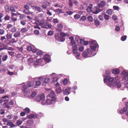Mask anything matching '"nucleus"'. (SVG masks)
<instances>
[{"label":"nucleus","instance_id":"24","mask_svg":"<svg viewBox=\"0 0 128 128\" xmlns=\"http://www.w3.org/2000/svg\"><path fill=\"white\" fill-rule=\"evenodd\" d=\"M20 32H17L14 33V36L15 38L17 37L20 35Z\"/></svg>","mask_w":128,"mask_h":128},{"label":"nucleus","instance_id":"22","mask_svg":"<svg viewBox=\"0 0 128 128\" xmlns=\"http://www.w3.org/2000/svg\"><path fill=\"white\" fill-rule=\"evenodd\" d=\"M56 91L57 93H60L62 91L61 88L60 87H58L56 89Z\"/></svg>","mask_w":128,"mask_h":128},{"label":"nucleus","instance_id":"27","mask_svg":"<svg viewBox=\"0 0 128 128\" xmlns=\"http://www.w3.org/2000/svg\"><path fill=\"white\" fill-rule=\"evenodd\" d=\"M35 10L39 12H40L42 11V9L40 7L36 6L35 7Z\"/></svg>","mask_w":128,"mask_h":128},{"label":"nucleus","instance_id":"26","mask_svg":"<svg viewBox=\"0 0 128 128\" xmlns=\"http://www.w3.org/2000/svg\"><path fill=\"white\" fill-rule=\"evenodd\" d=\"M52 81L54 82H57L58 80V78L57 76H55L53 77V78H52Z\"/></svg>","mask_w":128,"mask_h":128},{"label":"nucleus","instance_id":"9","mask_svg":"<svg viewBox=\"0 0 128 128\" xmlns=\"http://www.w3.org/2000/svg\"><path fill=\"white\" fill-rule=\"evenodd\" d=\"M71 88L70 87H66L65 89L63 90V92L64 95H68L70 94V91L71 90Z\"/></svg>","mask_w":128,"mask_h":128},{"label":"nucleus","instance_id":"28","mask_svg":"<svg viewBox=\"0 0 128 128\" xmlns=\"http://www.w3.org/2000/svg\"><path fill=\"white\" fill-rule=\"evenodd\" d=\"M27 123L29 124H32L34 123L33 121L32 120H27Z\"/></svg>","mask_w":128,"mask_h":128},{"label":"nucleus","instance_id":"20","mask_svg":"<svg viewBox=\"0 0 128 128\" xmlns=\"http://www.w3.org/2000/svg\"><path fill=\"white\" fill-rule=\"evenodd\" d=\"M5 10L7 12H9L10 10V8L9 7L8 5H6L4 6Z\"/></svg>","mask_w":128,"mask_h":128},{"label":"nucleus","instance_id":"49","mask_svg":"<svg viewBox=\"0 0 128 128\" xmlns=\"http://www.w3.org/2000/svg\"><path fill=\"white\" fill-rule=\"evenodd\" d=\"M34 33L36 35H38L40 33L39 31L37 30H35L34 31Z\"/></svg>","mask_w":128,"mask_h":128},{"label":"nucleus","instance_id":"19","mask_svg":"<svg viewBox=\"0 0 128 128\" xmlns=\"http://www.w3.org/2000/svg\"><path fill=\"white\" fill-rule=\"evenodd\" d=\"M112 72L115 74H118L120 73V70L117 68L116 69H114L112 70Z\"/></svg>","mask_w":128,"mask_h":128},{"label":"nucleus","instance_id":"15","mask_svg":"<svg viewBox=\"0 0 128 128\" xmlns=\"http://www.w3.org/2000/svg\"><path fill=\"white\" fill-rule=\"evenodd\" d=\"M60 34L62 38H64L66 36H70V34L67 33H65L63 32H60Z\"/></svg>","mask_w":128,"mask_h":128},{"label":"nucleus","instance_id":"50","mask_svg":"<svg viewBox=\"0 0 128 128\" xmlns=\"http://www.w3.org/2000/svg\"><path fill=\"white\" fill-rule=\"evenodd\" d=\"M7 38L8 39H10L12 38V35L11 34H7L6 35Z\"/></svg>","mask_w":128,"mask_h":128},{"label":"nucleus","instance_id":"2","mask_svg":"<svg viewBox=\"0 0 128 128\" xmlns=\"http://www.w3.org/2000/svg\"><path fill=\"white\" fill-rule=\"evenodd\" d=\"M69 38L71 40V44L72 46V48L74 53L75 54L74 55L77 59H78L80 53L77 52L78 50L77 49V46L74 40V38L73 37L71 36L69 37Z\"/></svg>","mask_w":128,"mask_h":128},{"label":"nucleus","instance_id":"31","mask_svg":"<svg viewBox=\"0 0 128 128\" xmlns=\"http://www.w3.org/2000/svg\"><path fill=\"white\" fill-rule=\"evenodd\" d=\"M28 31V29L25 28H24L21 29L20 30V32L22 33H24Z\"/></svg>","mask_w":128,"mask_h":128},{"label":"nucleus","instance_id":"34","mask_svg":"<svg viewBox=\"0 0 128 128\" xmlns=\"http://www.w3.org/2000/svg\"><path fill=\"white\" fill-rule=\"evenodd\" d=\"M10 16L8 15H6L4 18L5 20H10Z\"/></svg>","mask_w":128,"mask_h":128},{"label":"nucleus","instance_id":"62","mask_svg":"<svg viewBox=\"0 0 128 128\" xmlns=\"http://www.w3.org/2000/svg\"><path fill=\"white\" fill-rule=\"evenodd\" d=\"M68 82V80L67 79H64L63 81V84H66Z\"/></svg>","mask_w":128,"mask_h":128},{"label":"nucleus","instance_id":"5","mask_svg":"<svg viewBox=\"0 0 128 128\" xmlns=\"http://www.w3.org/2000/svg\"><path fill=\"white\" fill-rule=\"evenodd\" d=\"M45 96L44 94H42L41 95L37 96L36 98V101L38 102H40V100L42 101L45 100Z\"/></svg>","mask_w":128,"mask_h":128},{"label":"nucleus","instance_id":"21","mask_svg":"<svg viewBox=\"0 0 128 128\" xmlns=\"http://www.w3.org/2000/svg\"><path fill=\"white\" fill-rule=\"evenodd\" d=\"M7 125L10 126L11 128H14L16 126L14 125L13 123L12 122H9L7 123Z\"/></svg>","mask_w":128,"mask_h":128},{"label":"nucleus","instance_id":"56","mask_svg":"<svg viewBox=\"0 0 128 128\" xmlns=\"http://www.w3.org/2000/svg\"><path fill=\"white\" fill-rule=\"evenodd\" d=\"M86 17L85 16H83L81 18L80 20H82V21H84L86 20Z\"/></svg>","mask_w":128,"mask_h":128},{"label":"nucleus","instance_id":"63","mask_svg":"<svg viewBox=\"0 0 128 128\" xmlns=\"http://www.w3.org/2000/svg\"><path fill=\"white\" fill-rule=\"evenodd\" d=\"M46 13L50 16H51L52 15V12H50L48 10H47V11L46 12Z\"/></svg>","mask_w":128,"mask_h":128},{"label":"nucleus","instance_id":"29","mask_svg":"<svg viewBox=\"0 0 128 128\" xmlns=\"http://www.w3.org/2000/svg\"><path fill=\"white\" fill-rule=\"evenodd\" d=\"M104 14H102L98 16V18L100 20L103 21L104 20Z\"/></svg>","mask_w":128,"mask_h":128},{"label":"nucleus","instance_id":"48","mask_svg":"<svg viewBox=\"0 0 128 128\" xmlns=\"http://www.w3.org/2000/svg\"><path fill=\"white\" fill-rule=\"evenodd\" d=\"M88 20L92 22L93 20V19L92 16H89L88 17Z\"/></svg>","mask_w":128,"mask_h":128},{"label":"nucleus","instance_id":"43","mask_svg":"<svg viewBox=\"0 0 128 128\" xmlns=\"http://www.w3.org/2000/svg\"><path fill=\"white\" fill-rule=\"evenodd\" d=\"M86 51H84L82 54V56L84 57H88Z\"/></svg>","mask_w":128,"mask_h":128},{"label":"nucleus","instance_id":"38","mask_svg":"<svg viewBox=\"0 0 128 128\" xmlns=\"http://www.w3.org/2000/svg\"><path fill=\"white\" fill-rule=\"evenodd\" d=\"M101 10L99 8H98L93 13L94 14H96L98 13L99 12H101Z\"/></svg>","mask_w":128,"mask_h":128},{"label":"nucleus","instance_id":"10","mask_svg":"<svg viewBox=\"0 0 128 128\" xmlns=\"http://www.w3.org/2000/svg\"><path fill=\"white\" fill-rule=\"evenodd\" d=\"M40 25L42 26V27L47 29L48 28H50L52 27V25L50 24H44V22H42L41 23Z\"/></svg>","mask_w":128,"mask_h":128},{"label":"nucleus","instance_id":"45","mask_svg":"<svg viewBox=\"0 0 128 128\" xmlns=\"http://www.w3.org/2000/svg\"><path fill=\"white\" fill-rule=\"evenodd\" d=\"M22 122L20 120H18L17 121L16 124L18 126L21 125L22 123Z\"/></svg>","mask_w":128,"mask_h":128},{"label":"nucleus","instance_id":"6","mask_svg":"<svg viewBox=\"0 0 128 128\" xmlns=\"http://www.w3.org/2000/svg\"><path fill=\"white\" fill-rule=\"evenodd\" d=\"M48 98H51L52 101H54L56 98V95L54 91H52L50 92L48 94Z\"/></svg>","mask_w":128,"mask_h":128},{"label":"nucleus","instance_id":"36","mask_svg":"<svg viewBox=\"0 0 128 128\" xmlns=\"http://www.w3.org/2000/svg\"><path fill=\"white\" fill-rule=\"evenodd\" d=\"M26 15L25 14H22L20 16V19L23 20L26 18Z\"/></svg>","mask_w":128,"mask_h":128},{"label":"nucleus","instance_id":"46","mask_svg":"<svg viewBox=\"0 0 128 128\" xmlns=\"http://www.w3.org/2000/svg\"><path fill=\"white\" fill-rule=\"evenodd\" d=\"M54 34V32L50 30L48 33V34L49 36H52Z\"/></svg>","mask_w":128,"mask_h":128},{"label":"nucleus","instance_id":"13","mask_svg":"<svg viewBox=\"0 0 128 128\" xmlns=\"http://www.w3.org/2000/svg\"><path fill=\"white\" fill-rule=\"evenodd\" d=\"M106 4V1L102 0L100 1V3L98 4V6L100 8H102Z\"/></svg>","mask_w":128,"mask_h":128},{"label":"nucleus","instance_id":"51","mask_svg":"<svg viewBox=\"0 0 128 128\" xmlns=\"http://www.w3.org/2000/svg\"><path fill=\"white\" fill-rule=\"evenodd\" d=\"M126 37L127 36H122L121 37V40L122 41H124L126 39Z\"/></svg>","mask_w":128,"mask_h":128},{"label":"nucleus","instance_id":"39","mask_svg":"<svg viewBox=\"0 0 128 128\" xmlns=\"http://www.w3.org/2000/svg\"><path fill=\"white\" fill-rule=\"evenodd\" d=\"M57 27L59 28L62 29L63 28V25L61 24H57Z\"/></svg>","mask_w":128,"mask_h":128},{"label":"nucleus","instance_id":"30","mask_svg":"<svg viewBox=\"0 0 128 128\" xmlns=\"http://www.w3.org/2000/svg\"><path fill=\"white\" fill-rule=\"evenodd\" d=\"M112 10L109 9L107 10L106 11V13L109 14L111 15L112 14Z\"/></svg>","mask_w":128,"mask_h":128},{"label":"nucleus","instance_id":"3","mask_svg":"<svg viewBox=\"0 0 128 128\" xmlns=\"http://www.w3.org/2000/svg\"><path fill=\"white\" fill-rule=\"evenodd\" d=\"M96 41L95 40H90L88 42L90 45V48L93 51L95 50L96 48L98 47V45L96 43Z\"/></svg>","mask_w":128,"mask_h":128},{"label":"nucleus","instance_id":"7","mask_svg":"<svg viewBox=\"0 0 128 128\" xmlns=\"http://www.w3.org/2000/svg\"><path fill=\"white\" fill-rule=\"evenodd\" d=\"M14 104L13 101L11 100L8 103L5 102L3 104L4 108H6L8 109H9L10 108V105H12Z\"/></svg>","mask_w":128,"mask_h":128},{"label":"nucleus","instance_id":"53","mask_svg":"<svg viewBox=\"0 0 128 128\" xmlns=\"http://www.w3.org/2000/svg\"><path fill=\"white\" fill-rule=\"evenodd\" d=\"M84 46H80L79 47L78 50L82 52L84 50Z\"/></svg>","mask_w":128,"mask_h":128},{"label":"nucleus","instance_id":"14","mask_svg":"<svg viewBox=\"0 0 128 128\" xmlns=\"http://www.w3.org/2000/svg\"><path fill=\"white\" fill-rule=\"evenodd\" d=\"M8 96H5L2 97V98L0 99V104L6 101H7L8 102V100L6 99V98H8Z\"/></svg>","mask_w":128,"mask_h":128},{"label":"nucleus","instance_id":"25","mask_svg":"<svg viewBox=\"0 0 128 128\" xmlns=\"http://www.w3.org/2000/svg\"><path fill=\"white\" fill-rule=\"evenodd\" d=\"M52 100L51 99L48 98L47 99L46 101V103L48 105H49L52 103Z\"/></svg>","mask_w":128,"mask_h":128},{"label":"nucleus","instance_id":"57","mask_svg":"<svg viewBox=\"0 0 128 128\" xmlns=\"http://www.w3.org/2000/svg\"><path fill=\"white\" fill-rule=\"evenodd\" d=\"M5 32L4 30L3 29H0V35H2L4 34Z\"/></svg>","mask_w":128,"mask_h":128},{"label":"nucleus","instance_id":"44","mask_svg":"<svg viewBox=\"0 0 128 128\" xmlns=\"http://www.w3.org/2000/svg\"><path fill=\"white\" fill-rule=\"evenodd\" d=\"M16 29L15 27H13L11 28V30H10V32H16Z\"/></svg>","mask_w":128,"mask_h":128},{"label":"nucleus","instance_id":"37","mask_svg":"<svg viewBox=\"0 0 128 128\" xmlns=\"http://www.w3.org/2000/svg\"><path fill=\"white\" fill-rule=\"evenodd\" d=\"M104 17L106 20H108L109 19L110 16L106 14H104Z\"/></svg>","mask_w":128,"mask_h":128},{"label":"nucleus","instance_id":"4","mask_svg":"<svg viewBox=\"0 0 128 128\" xmlns=\"http://www.w3.org/2000/svg\"><path fill=\"white\" fill-rule=\"evenodd\" d=\"M29 61L28 64H33L35 66L40 65V64L43 62L42 60V59H36V60L35 61L34 63H33V60L32 58H30L28 59Z\"/></svg>","mask_w":128,"mask_h":128},{"label":"nucleus","instance_id":"40","mask_svg":"<svg viewBox=\"0 0 128 128\" xmlns=\"http://www.w3.org/2000/svg\"><path fill=\"white\" fill-rule=\"evenodd\" d=\"M36 54L38 55H40L42 54V52L41 50L38 49L36 52Z\"/></svg>","mask_w":128,"mask_h":128},{"label":"nucleus","instance_id":"1","mask_svg":"<svg viewBox=\"0 0 128 128\" xmlns=\"http://www.w3.org/2000/svg\"><path fill=\"white\" fill-rule=\"evenodd\" d=\"M115 79L114 82L111 83L114 80V78L112 77H110V76H106L105 78H104V82H106L108 81L109 82L108 83L107 85L110 87H112V86H116L118 88H120L121 86V84L119 80V77L118 76H116L115 77Z\"/></svg>","mask_w":128,"mask_h":128},{"label":"nucleus","instance_id":"35","mask_svg":"<svg viewBox=\"0 0 128 128\" xmlns=\"http://www.w3.org/2000/svg\"><path fill=\"white\" fill-rule=\"evenodd\" d=\"M8 56L6 55L4 56L2 58V60L3 61H4L6 60L8 58Z\"/></svg>","mask_w":128,"mask_h":128},{"label":"nucleus","instance_id":"42","mask_svg":"<svg viewBox=\"0 0 128 128\" xmlns=\"http://www.w3.org/2000/svg\"><path fill=\"white\" fill-rule=\"evenodd\" d=\"M33 83L31 82H28L27 84L28 86V87H31L33 86Z\"/></svg>","mask_w":128,"mask_h":128},{"label":"nucleus","instance_id":"32","mask_svg":"<svg viewBox=\"0 0 128 128\" xmlns=\"http://www.w3.org/2000/svg\"><path fill=\"white\" fill-rule=\"evenodd\" d=\"M24 8L25 9L24 10H30V7L27 5H24Z\"/></svg>","mask_w":128,"mask_h":128},{"label":"nucleus","instance_id":"17","mask_svg":"<svg viewBox=\"0 0 128 128\" xmlns=\"http://www.w3.org/2000/svg\"><path fill=\"white\" fill-rule=\"evenodd\" d=\"M23 12L24 13L27 15H31L33 14V12H30L29 10H24Z\"/></svg>","mask_w":128,"mask_h":128},{"label":"nucleus","instance_id":"41","mask_svg":"<svg viewBox=\"0 0 128 128\" xmlns=\"http://www.w3.org/2000/svg\"><path fill=\"white\" fill-rule=\"evenodd\" d=\"M24 111L25 112L27 113H29L30 112V110L28 108H26L24 109Z\"/></svg>","mask_w":128,"mask_h":128},{"label":"nucleus","instance_id":"52","mask_svg":"<svg viewBox=\"0 0 128 128\" xmlns=\"http://www.w3.org/2000/svg\"><path fill=\"white\" fill-rule=\"evenodd\" d=\"M80 39L81 38L80 37L78 36H76L75 38V40L77 42L79 41Z\"/></svg>","mask_w":128,"mask_h":128},{"label":"nucleus","instance_id":"8","mask_svg":"<svg viewBox=\"0 0 128 128\" xmlns=\"http://www.w3.org/2000/svg\"><path fill=\"white\" fill-rule=\"evenodd\" d=\"M55 36L56 39L58 40L59 42H63L65 40L64 38H62L59 36V34L58 33L55 34Z\"/></svg>","mask_w":128,"mask_h":128},{"label":"nucleus","instance_id":"16","mask_svg":"<svg viewBox=\"0 0 128 128\" xmlns=\"http://www.w3.org/2000/svg\"><path fill=\"white\" fill-rule=\"evenodd\" d=\"M44 60L46 62H49L50 61V56L48 54L46 55L44 58Z\"/></svg>","mask_w":128,"mask_h":128},{"label":"nucleus","instance_id":"64","mask_svg":"<svg viewBox=\"0 0 128 128\" xmlns=\"http://www.w3.org/2000/svg\"><path fill=\"white\" fill-rule=\"evenodd\" d=\"M53 21L54 24H57L58 22V20L57 18L54 19Z\"/></svg>","mask_w":128,"mask_h":128},{"label":"nucleus","instance_id":"18","mask_svg":"<svg viewBox=\"0 0 128 128\" xmlns=\"http://www.w3.org/2000/svg\"><path fill=\"white\" fill-rule=\"evenodd\" d=\"M28 118L31 119L34 118H36L38 117L37 115H34L33 114H30L28 116Z\"/></svg>","mask_w":128,"mask_h":128},{"label":"nucleus","instance_id":"12","mask_svg":"<svg viewBox=\"0 0 128 128\" xmlns=\"http://www.w3.org/2000/svg\"><path fill=\"white\" fill-rule=\"evenodd\" d=\"M122 74L124 75V79L126 80H128V72L123 71L122 72Z\"/></svg>","mask_w":128,"mask_h":128},{"label":"nucleus","instance_id":"33","mask_svg":"<svg viewBox=\"0 0 128 128\" xmlns=\"http://www.w3.org/2000/svg\"><path fill=\"white\" fill-rule=\"evenodd\" d=\"M5 110L4 109H1L0 110V114L1 115L4 114L5 113Z\"/></svg>","mask_w":128,"mask_h":128},{"label":"nucleus","instance_id":"54","mask_svg":"<svg viewBox=\"0 0 128 128\" xmlns=\"http://www.w3.org/2000/svg\"><path fill=\"white\" fill-rule=\"evenodd\" d=\"M74 17L76 19H78L80 18V16L79 15L76 14L74 15Z\"/></svg>","mask_w":128,"mask_h":128},{"label":"nucleus","instance_id":"60","mask_svg":"<svg viewBox=\"0 0 128 128\" xmlns=\"http://www.w3.org/2000/svg\"><path fill=\"white\" fill-rule=\"evenodd\" d=\"M13 117L12 115H9L7 116V118L9 120H10Z\"/></svg>","mask_w":128,"mask_h":128},{"label":"nucleus","instance_id":"47","mask_svg":"<svg viewBox=\"0 0 128 128\" xmlns=\"http://www.w3.org/2000/svg\"><path fill=\"white\" fill-rule=\"evenodd\" d=\"M91 49L88 48L87 49V51L89 54H91L92 52V51L91 50Z\"/></svg>","mask_w":128,"mask_h":128},{"label":"nucleus","instance_id":"23","mask_svg":"<svg viewBox=\"0 0 128 128\" xmlns=\"http://www.w3.org/2000/svg\"><path fill=\"white\" fill-rule=\"evenodd\" d=\"M94 23L95 25L96 26H98L100 24V22L99 20L97 19H94Z\"/></svg>","mask_w":128,"mask_h":128},{"label":"nucleus","instance_id":"55","mask_svg":"<svg viewBox=\"0 0 128 128\" xmlns=\"http://www.w3.org/2000/svg\"><path fill=\"white\" fill-rule=\"evenodd\" d=\"M10 10L12 12H16V10L12 6L10 7Z\"/></svg>","mask_w":128,"mask_h":128},{"label":"nucleus","instance_id":"58","mask_svg":"<svg viewBox=\"0 0 128 128\" xmlns=\"http://www.w3.org/2000/svg\"><path fill=\"white\" fill-rule=\"evenodd\" d=\"M41 84V82L40 81H36V86H40Z\"/></svg>","mask_w":128,"mask_h":128},{"label":"nucleus","instance_id":"61","mask_svg":"<svg viewBox=\"0 0 128 128\" xmlns=\"http://www.w3.org/2000/svg\"><path fill=\"white\" fill-rule=\"evenodd\" d=\"M36 93L35 92H33L31 94V96L32 97H34L36 94Z\"/></svg>","mask_w":128,"mask_h":128},{"label":"nucleus","instance_id":"59","mask_svg":"<svg viewBox=\"0 0 128 128\" xmlns=\"http://www.w3.org/2000/svg\"><path fill=\"white\" fill-rule=\"evenodd\" d=\"M26 5H29L30 6H32L33 4V3L31 1L28 2L26 3Z\"/></svg>","mask_w":128,"mask_h":128},{"label":"nucleus","instance_id":"11","mask_svg":"<svg viewBox=\"0 0 128 128\" xmlns=\"http://www.w3.org/2000/svg\"><path fill=\"white\" fill-rule=\"evenodd\" d=\"M38 79L39 80L43 81L44 83H48L50 81V79L48 78H44L43 76L39 77Z\"/></svg>","mask_w":128,"mask_h":128}]
</instances>
